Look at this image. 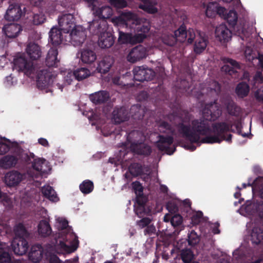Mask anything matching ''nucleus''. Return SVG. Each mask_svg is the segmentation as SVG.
Returning <instances> with one entry per match:
<instances>
[{"label": "nucleus", "instance_id": "393cba45", "mask_svg": "<svg viewBox=\"0 0 263 263\" xmlns=\"http://www.w3.org/2000/svg\"><path fill=\"white\" fill-rule=\"evenodd\" d=\"M109 98V93L105 90H101L91 94L89 99L96 104H100L107 102Z\"/></svg>", "mask_w": 263, "mask_h": 263}, {"label": "nucleus", "instance_id": "79ce46f5", "mask_svg": "<svg viewBox=\"0 0 263 263\" xmlns=\"http://www.w3.org/2000/svg\"><path fill=\"white\" fill-rule=\"evenodd\" d=\"M224 19L227 21L230 26L233 27L237 22V13L236 11L231 10L227 13V15L224 16Z\"/></svg>", "mask_w": 263, "mask_h": 263}, {"label": "nucleus", "instance_id": "49530a36", "mask_svg": "<svg viewBox=\"0 0 263 263\" xmlns=\"http://www.w3.org/2000/svg\"><path fill=\"white\" fill-rule=\"evenodd\" d=\"M211 103L205 105L202 111V117L201 118L206 120L209 122L213 121L212 120V108L211 107Z\"/></svg>", "mask_w": 263, "mask_h": 263}, {"label": "nucleus", "instance_id": "8fccbe9b", "mask_svg": "<svg viewBox=\"0 0 263 263\" xmlns=\"http://www.w3.org/2000/svg\"><path fill=\"white\" fill-rule=\"evenodd\" d=\"M132 34L119 32V40L123 44H132Z\"/></svg>", "mask_w": 263, "mask_h": 263}, {"label": "nucleus", "instance_id": "2eb2a0df", "mask_svg": "<svg viewBox=\"0 0 263 263\" xmlns=\"http://www.w3.org/2000/svg\"><path fill=\"white\" fill-rule=\"evenodd\" d=\"M23 12L18 4H10L7 10L5 18L9 21H17L22 16Z\"/></svg>", "mask_w": 263, "mask_h": 263}, {"label": "nucleus", "instance_id": "13d9d810", "mask_svg": "<svg viewBox=\"0 0 263 263\" xmlns=\"http://www.w3.org/2000/svg\"><path fill=\"white\" fill-rule=\"evenodd\" d=\"M146 37V35L144 33H137L135 35L132 34V44H136L142 42Z\"/></svg>", "mask_w": 263, "mask_h": 263}, {"label": "nucleus", "instance_id": "c85d7f7f", "mask_svg": "<svg viewBox=\"0 0 263 263\" xmlns=\"http://www.w3.org/2000/svg\"><path fill=\"white\" fill-rule=\"evenodd\" d=\"M128 171L130 174L134 177H137L145 174V172H148V170L144 165H142L139 163H133L129 167Z\"/></svg>", "mask_w": 263, "mask_h": 263}, {"label": "nucleus", "instance_id": "4be33fe9", "mask_svg": "<svg viewBox=\"0 0 263 263\" xmlns=\"http://www.w3.org/2000/svg\"><path fill=\"white\" fill-rule=\"evenodd\" d=\"M167 116V119L171 123H169L166 121H160L158 125V130L160 133L166 134V135L174 136L175 134V129L172 124H174L176 127V124L173 123L168 119V116Z\"/></svg>", "mask_w": 263, "mask_h": 263}, {"label": "nucleus", "instance_id": "0eeeda50", "mask_svg": "<svg viewBox=\"0 0 263 263\" xmlns=\"http://www.w3.org/2000/svg\"><path fill=\"white\" fill-rule=\"evenodd\" d=\"M158 137L159 139L156 142V145L158 149L168 155L173 154L176 150L175 147H170L174 142L173 136L159 135Z\"/></svg>", "mask_w": 263, "mask_h": 263}, {"label": "nucleus", "instance_id": "6ab92c4d", "mask_svg": "<svg viewBox=\"0 0 263 263\" xmlns=\"http://www.w3.org/2000/svg\"><path fill=\"white\" fill-rule=\"evenodd\" d=\"M46 252L44 251L41 245H34L31 247L30 251L29 253V259L33 262H39Z\"/></svg>", "mask_w": 263, "mask_h": 263}, {"label": "nucleus", "instance_id": "cd10ccee", "mask_svg": "<svg viewBox=\"0 0 263 263\" xmlns=\"http://www.w3.org/2000/svg\"><path fill=\"white\" fill-rule=\"evenodd\" d=\"M97 59L95 51L89 49H83L81 51V59L83 63L90 64Z\"/></svg>", "mask_w": 263, "mask_h": 263}, {"label": "nucleus", "instance_id": "e2e57ef3", "mask_svg": "<svg viewBox=\"0 0 263 263\" xmlns=\"http://www.w3.org/2000/svg\"><path fill=\"white\" fill-rule=\"evenodd\" d=\"M147 201V198L143 193L136 196V201L137 205H146Z\"/></svg>", "mask_w": 263, "mask_h": 263}, {"label": "nucleus", "instance_id": "680f3d73", "mask_svg": "<svg viewBox=\"0 0 263 263\" xmlns=\"http://www.w3.org/2000/svg\"><path fill=\"white\" fill-rule=\"evenodd\" d=\"M132 187L137 195L143 193V187L139 181H136L132 183Z\"/></svg>", "mask_w": 263, "mask_h": 263}, {"label": "nucleus", "instance_id": "338daca9", "mask_svg": "<svg viewBox=\"0 0 263 263\" xmlns=\"http://www.w3.org/2000/svg\"><path fill=\"white\" fill-rule=\"evenodd\" d=\"M196 38L195 33L193 29H189L187 30V41L189 44H192Z\"/></svg>", "mask_w": 263, "mask_h": 263}, {"label": "nucleus", "instance_id": "7ed1b4c3", "mask_svg": "<svg viewBox=\"0 0 263 263\" xmlns=\"http://www.w3.org/2000/svg\"><path fill=\"white\" fill-rule=\"evenodd\" d=\"M107 21L104 20H93L89 23V32L98 36V45L101 48H108L114 44L115 38L109 31Z\"/></svg>", "mask_w": 263, "mask_h": 263}, {"label": "nucleus", "instance_id": "a211bd4d", "mask_svg": "<svg viewBox=\"0 0 263 263\" xmlns=\"http://www.w3.org/2000/svg\"><path fill=\"white\" fill-rule=\"evenodd\" d=\"M112 119L116 124H120L128 120V110L125 107H115L112 113Z\"/></svg>", "mask_w": 263, "mask_h": 263}, {"label": "nucleus", "instance_id": "dca6fc26", "mask_svg": "<svg viewBox=\"0 0 263 263\" xmlns=\"http://www.w3.org/2000/svg\"><path fill=\"white\" fill-rule=\"evenodd\" d=\"M25 175L17 171L8 172L5 176V182L9 186H14L18 184Z\"/></svg>", "mask_w": 263, "mask_h": 263}, {"label": "nucleus", "instance_id": "a18cd8bd", "mask_svg": "<svg viewBox=\"0 0 263 263\" xmlns=\"http://www.w3.org/2000/svg\"><path fill=\"white\" fill-rule=\"evenodd\" d=\"M181 257L184 263H190L194 258V254L190 249L183 250L181 253Z\"/></svg>", "mask_w": 263, "mask_h": 263}, {"label": "nucleus", "instance_id": "20e7f679", "mask_svg": "<svg viewBox=\"0 0 263 263\" xmlns=\"http://www.w3.org/2000/svg\"><path fill=\"white\" fill-rule=\"evenodd\" d=\"M233 124L226 122H219L212 124L213 136H209L203 138L202 142L209 144L220 143L222 141H226L231 143L232 142V135L227 134L229 132L235 133V130L232 129Z\"/></svg>", "mask_w": 263, "mask_h": 263}, {"label": "nucleus", "instance_id": "f8f14e48", "mask_svg": "<svg viewBox=\"0 0 263 263\" xmlns=\"http://www.w3.org/2000/svg\"><path fill=\"white\" fill-rule=\"evenodd\" d=\"M73 15L70 13L63 15L59 18L60 29L64 33H69L75 27Z\"/></svg>", "mask_w": 263, "mask_h": 263}, {"label": "nucleus", "instance_id": "9b49d317", "mask_svg": "<svg viewBox=\"0 0 263 263\" xmlns=\"http://www.w3.org/2000/svg\"><path fill=\"white\" fill-rule=\"evenodd\" d=\"M146 55V48L143 46L139 45L130 50L127 56V59L129 62L134 63L145 58Z\"/></svg>", "mask_w": 263, "mask_h": 263}, {"label": "nucleus", "instance_id": "052dcab7", "mask_svg": "<svg viewBox=\"0 0 263 263\" xmlns=\"http://www.w3.org/2000/svg\"><path fill=\"white\" fill-rule=\"evenodd\" d=\"M45 256L46 258L48 259L49 263H61V260L57 255L46 251L45 254Z\"/></svg>", "mask_w": 263, "mask_h": 263}, {"label": "nucleus", "instance_id": "423d86ee", "mask_svg": "<svg viewBox=\"0 0 263 263\" xmlns=\"http://www.w3.org/2000/svg\"><path fill=\"white\" fill-rule=\"evenodd\" d=\"M13 64L16 69L23 71L26 74L36 73V65L34 66L33 63L28 61L24 54L16 56L13 60Z\"/></svg>", "mask_w": 263, "mask_h": 263}, {"label": "nucleus", "instance_id": "c03bdc74", "mask_svg": "<svg viewBox=\"0 0 263 263\" xmlns=\"http://www.w3.org/2000/svg\"><path fill=\"white\" fill-rule=\"evenodd\" d=\"M211 107L212 108V120L214 121L221 115L222 110L215 102L213 103H211Z\"/></svg>", "mask_w": 263, "mask_h": 263}, {"label": "nucleus", "instance_id": "a878e982", "mask_svg": "<svg viewBox=\"0 0 263 263\" xmlns=\"http://www.w3.org/2000/svg\"><path fill=\"white\" fill-rule=\"evenodd\" d=\"M18 162V159L16 156L7 155L0 159V167L8 169L14 167Z\"/></svg>", "mask_w": 263, "mask_h": 263}, {"label": "nucleus", "instance_id": "de8ad7c7", "mask_svg": "<svg viewBox=\"0 0 263 263\" xmlns=\"http://www.w3.org/2000/svg\"><path fill=\"white\" fill-rule=\"evenodd\" d=\"M46 20L45 14L43 12L33 14L32 23L34 25H39L43 24Z\"/></svg>", "mask_w": 263, "mask_h": 263}, {"label": "nucleus", "instance_id": "6e6552de", "mask_svg": "<svg viewBox=\"0 0 263 263\" xmlns=\"http://www.w3.org/2000/svg\"><path fill=\"white\" fill-rule=\"evenodd\" d=\"M134 78L135 81L139 82L148 81L153 80L155 76V72L152 69L143 66L136 67L133 69Z\"/></svg>", "mask_w": 263, "mask_h": 263}, {"label": "nucleus", "instance_id": "9d476101", "mask_svg": "<svg viewBox=\"0 0 263 263\" xmlns=\"http://www.w3.org/2000/svg\"><path fill=\"white\" fill-rule=\"evenodd\" d=\"M11 249L15 255H23L28 251L29 246L24 238H14L11 242Z\"/></svg>", "mask_w": 263, "mask_h": 263}, {"label": "nucleus", "instance_id": "7c9ffc66", "mask_svg": "<svg viewBox=\"0 0 263 263\" xmlns=\"http://www.w3.org/2000/svg\"><path fill=\"white\" fill-rule=\"evenodd\" d=\"M248 186H251L253 192H258L260 198L263 199V177H258L253 183H249Z\"/></svg>", "mask_w": 263, "mask_h": 263}, {"label": "nucleus", "instance_id": "e433bc0d", "mask_svg": "<svg viewBox=\"0 0 263 263\" xmlns=\"http://www.w3.org/2000/svg\"><path fill=\"white\" fill-rule=\"evenodd\" d=\"M173 34L177 41L183 42L187 38V30L184 24L181 25L179 28L175 30Z\"/></svg>", "mask_w": 263, "mask_h": 263}, {"label": "nucleus", "instance_id": "4d7b16f0", "mask_svg": "<svg viewBox=\"0 0 263 263\" xmlns=\"http://www.w3.org/2000/svg\"><path fill=\"white\" fill-rule=\"evenodd\" d=\"M11 255L9 252L4 251L3 249L0 252V263H10Z\"/></svg>", "mask_w": 263, "mask_h": 263}, {"label": "nucleus", "instance_id": "603ef678", "mask_svg": "<svg viewBox=\"0 0 263 263\" xmlns=\"http://www.w3.org/2000/svg\"><path fill=\"white\" fill-rule=\"evenodd\" d=\"M182 217L178 214H175L171 218V223L174 227H177L182 223Z\"/></svg>", "mask_w": 263, "mask_h": 263}, {"label": "nucleus", "instance_id": "f257e3e1", "mask_svg": "<svg viewBox=\"0 0 263 263\" xmlns=\"http://www.w3.org/2000/svg\"><path fill=\"white\" fill-rule=\"evenodd\" d=\"M168 119L173 123L176 124L178 133L191 142V143H202L201 136H210L213 133L210 122L202 118L194 119L191 122V125L185 124L189 123L191 115L187 111L179 112H173L168 116Z\"/></svg>", "mask_w": 263, "mask_h": 263}, {"label": "nucleus", "instance_id": "412c9836", "mask_svg": "<svg viewBox=\"0 0 263 263\" xmlns=\"http://www.w3.org/2000/svg\"><path fill=\"white\" fill-rule=\"evenodd\" d=\"M139 5V8L149 14H155L158 12L156 6L158 3L156 0H142Z\"/></svg>", "mask_w": 263, "mask_h": 263}, {"label": "nucleus", "instance_id": "f3484780", "mask_svg": "<svg viewBox=\"0 0 263 263\" xmlns=\"http://www.w3.org/2000/svg\"><path fill=\"white\" fill-rule=\"evenodd\" d=\"M215 35L221 42H227L232 37V32L225 24L222 23L216 27Z\"/></svg>", "mask_w": 263, "mask_h": 263}, {"label": "nucleus", "instance_id": "ea45409f", "mask_svg": "<svg viewBox=\"0 0 263 263\" xmlns=\"http://www.w3.org/2000/svg\"><path fill=\"white\" fill-rule=\"evenodd\" d=\"M90 74L89 70L86 68H80L76 70L73 75L78 81H81L88 77Z\"/></svg>", "mask_w": 263, "mask_h": 263}, {"label": "nucleus", "instance_id": "c756f323", "mask_svg": "<svg viewBox=\"0 0 263 263\" xmlns=\"http://www.w3.org/2000/svg\"><path fill=\"white\" fill-rule=\"evenodd\" d=\"M52 230L49 222L46 220H42L38 224V232L43 237H46L50 235Z\"/></svg>", "mask_w": 263, "mask_h": 263}, {"label": "nucleus", "instance_id": "39448f33", "mask_svg": "<svg viewBox=\"0 0 263 263\" xmlns=\"http://www.w3.org/2000/svg\"><path fill=\"white\" fill-rule=\"evenodd\" d=\"M18 159L24 166L31 167L38 172L42 171V164L45 161L44 159L35 158L34 154L30 152L21 153Z\"/></svg>", "mask_w": 263, "mask_h": 263}, {"label": "nucleus", "instance_id": "58836bf2", "mask_svg": "<svg viewBox=\"0 0 263 263\" xmlns=\"http://www.w3.org/2000/svg\"><path fill=\"white\" fill-rule=\"evenodd\" d=\"M93 183L89 180L83 181L79 186L80 190L84 194H88L91 193L93 190Z\"/></svg>", "mask_w": 263, "mask_h": 263}, {"label": "nucleus", "instance_id": "2f4dec72", "mask_svg": "<svg viewBox=\"0 0 263 263\" xmlns=\"http://www.w3.org/2000/svg\"><path fill=\"white\" fill-rule=\"evenodd\" d=\"M42 193L44 196L53 202H57L59 200V198L57 195L52 188L50 185L44 186L42 188Z\"/></svg>", "mask_w": 263, "mask_h": 263}, {"label": "nucleus", "instance_id": "37998d69", "mask_svg": "<svg viewBox=\"0 0 263 263\" xmlns=\"http://www.w3.org/2000/svg\"><path fill=\"white\" fill-rule=\"evenodd\" d=\"M130 113L134 119L141 120L144 117L143 111L140 108V106L139 105L132 106L130 108Z\"/></svg>", "mask_w": 263, "mask_h": 263}, {"label": "nucleus", "instance_id": "bf43d9fd", "mask_svg": "<svg viewBox=\"0 0 263 263\" xmlns=\"http://www.w3.org/2000/svg\"><path fill=\"white\" fill-rule=\"evenodd\" d=\"M203 216V213L201 211H198L194 213L191 217L192 223L193 224H198Z\"/></svg>", "mask_w": 263, "mask_h": 263}, {"label": "nucleus", "instance_id": "b1692460", "mask_svg": "<svg viewBox=\"0 0 263 263\" xmlns=\"http://www.w3.org/2000/svg\"><path fill=\"white\" fill-rule=\"evenodd\" d=\"M62 30L57 27H52L49 31V39L51 44L56 47L60 45L63 40Z\"/></svg>", "mask_w": 263, "mask_h": 263}, {"label": "nucleus", "instance_id": "f03ea898", "mask_svg": "<svg viewBox=\"0 0 263 263\" xmlns=\"http://www.w3.org/2000/svg\"><path fill=\"white\" fill-rule=\"evenodd\" d=\"M58 54L57 48H51L47 53L45 65H36V85L39 89H45L52 85L53 76L50 71V68L58 66L60 60L58 59Z\"/></svg>", "mask_w": 263, "mask_h": 263}, {"label": "nucleus", "instance_id": "ddd939ff", "mask_svg": "<svg viewBox=\"0 0 263 263\" xmlns=\"http://www.w3.org/2000/svg\"><path fill=\"white\" fill-rule=\"evenodd\" d=\"M69 37L71 44L74 46H78L84 43L86 38V34L84 30L75 28L71 31Z\"/></svg>", "mask_w": 263, "mask_h": 263}, {"label": "nucleus", "instance_id": "c9c22d12", "mask_svg": "<svg viewBox=\"0 0 263 263\" xmlns=\"http://www.w3.org/2000/svg\"><path fill=\"white\" fill-rule=\"evenodd\" d=\"M228 114L232 116L238 117L241 114V108L233 101H229L227 104Z\"/></svg>", "mask_w": 263, "mask_h": 263}, {"label": "nucleus", "instance_id": "864d4df0", "mask_svg": "<svg viewBox=\"0 0 263 263\" xmlns=\"http://www.w3.org/2000/svg\"><path fill=\"white\" fill-rule=\"evenodd\" d=\"M166 209L170 213L176 214L179 211L177 203L174 201H170L166 203Z\"/></svg>", "mask_w": 263, "mask_h": 263}, {"label": "nucleus", "instance_id": "1a4fd4ad", "mask_svg": "<svg viewBox=\"0 0 263 263\" xmlns=\"http://www.w3.org/2000/svg\"><path fill=\"white\" fill-rule=\"evenodd\" d=\"M136 133H137V132L133 131L129 133L127 136V140L132 143L131 146L133 151L137 154L140 155L145 156L150 155L152 150L149 145L143 143H135L131 140V138L135 135Z\"/></svg>", "mask_w": 263, "mask_h": 263}, {"label": "nucleus", "instance_id": "aec40b11", "mask_svg": "<svg viewBox=\"0 0 263 263\" xmlns=\"http://www.w3.org/2000/svg\"><path fill=\"white\" fill-rule=\"evenodd\" d=\"M3 30L9 38H15L22 30V26L16 23H10L4 25Z\"/></svg>", "mask_w": 263, "mask_h": 263}, {"label": "nucleus", "instance_id": "774afa93", "mask_svg": "<svg viewBox=\"0 0 263 263\" xmlns=\"http://www.w3.org/2000/svg\"><path fill=\"white\" fill-rule=\"evenodd\" d=\"M156 231V228L154 225H148L144 230V235H152L155 234Z\"/></svg>", "mask_w": 263, "mask_h": 263}, {"label": "nucleus", "instance_id": "4468645a", "mask_svg": "<svg viewBox=\"0 0 263 263\" xmlns=\"http://www.w3.org/2000/svg\"><path fill=\"white\" fill-rule=\"evenodd\" d=\"M222 61L224 64L221 70L226 73L232 76L237 72V70L240 69V64L235 60L229 58H224Z\"/></svg>", "mask_w": 263, "mask_h": 263}, {"label": "nucleus", "instance_id": "09e8293b", "mask_svg": "<svg viewBox=\"0 0 263 263\" xmlns=\"http://www.w3.org/2000/svg\"><path fill=\"white\" fill-rule=\"evenodd\" d=\"M177 41V40L173 33L165 34L162 37V42L163 43L170 46H174L176 44Z\"/></svg>", "mask_w": 263, "mask_h": 263}, {"label": "nucleus", "instance_id": "a19ab883", "mask_svg": "<svg viewBox=\"0 0 263 263\" xmlns=\"http://www.w3.org/2000/svg\"><path fill=\"white\" fill-rule=\"evenodd\" d=\"M135 212L136 214L139 217H142L144 215H149L151 213V210L149 207L146 205H137L135 206Z\"/></svg>", "mask_w": 263, "mask_h": 263}, {"label": "nucleus", "instance_id": "5701e85b", "mask_svg": "<svg viewBox=\"0 0 263 263\" xmlns=\"http://www.w3.org/2000/svg\"><path fill=\"white\" fill-rule=\"evenodd\" d=\"M250 239L252 244L259 245L263 242V228L254 227L250 233Z\"/></svg>", "mask_w": 263, "mask_h": 263}, {"label": "nucleus", "instance_id": "72a5a7b5", "mask_svg": "<svg viewBox=\"0 0 263 263\" xmlns=\"http://www.w3.org/2000/svg\"><path fill=\"white\" fill-rule=\"evenodd\" d=\"M208 41L204 37L198 36L196 39L194 44V51L197 54L202 52L207 46Z\"/></svg>", "mask_w": 263, "mask_h": 263}, {"label": "nucleus", "instance_id": "0e129e2a", "mask_svg": "<svg viewBox=\"0 0 263 263\" xmlns=\"http://www.w3.org/2000/svg\"><path fill=\"white\" fill-rule=\"evenodd\" d=\"M210 89L212 91H214L216 95H218L221 91V86L217 81H213L211 84Z\"/></svg>", "mask_w": 263, "mask_h": 263}, {"label": "nucleus", "instance_id": "bb28decb", "mask_svg": "<svg viewBox=\"0 0 263 263\" xmlns=\"http://www.w3.org/2000/svg\"><path fill=\"white\" fill-rule=\"evenodd\" d=\"M26 52L32 60H36L41 57L42 51L39 45L30 43L26 48Z\"/></svg>", "mask_w": 263, "mask_h": 263}, {"label": "nucleus", "instance_id": "6e6d98bb", "mask_svg": "<svg viewBox=\"0 0 263 263\" xmlns=\"http://www.w3.org/2000/svg\"><path fill=\"white\" fill-rule=\"evenodd\" d=\"M199 241V238L194 231H192L188 235V243L191 246L196 245Z\"/></svg>", "mask_w": 263, "mask_h": 263}, {"label": "nucleus", "instance_id": "3c124183", "mask_svg": "<svg viewBox=\"0 0 263 263\" xmlns=\"http://www.w3.org/2000/svg\"><path fill=\"white\" fill-rule=\"evenodd\" d=\"M110 4L117 9H122L127 6V2L125 0H109Z\"/></svg>", "mask_w": 263, "mask_h": 263}, {"label": "nucleus", "instance_id": "69168bd1", "mask_svg": "<svg viewBox=\"0 0 263 263\" xmlns=\"http://www.w3.org/2000/svg\"><path fill=\"white\" fill-rule=\"evenodd\" d=\"M151 222V219L149 218L145 217L143 218L140 220L137 221V224L140 228H143L148 226Z\"/></svg>", "mask_w": 263, "mask_h": 263}, {"label": "nucleus", "instance_id": "473e14b6", "mask_svg": "<svg viewBox=\"0 0 263 263\" xmlns=\"http://www.w3.org/2000/svg\"><path fill=\"white\" fill-rule=\"evenodd\" d=\"M14 232L15 238H24L26 239L29 236V233L22 223H19L15 226Z\"/></svg>", "mask_w": 263, "mask_h": 263}, {"label": "nucleus", "instance_id": "4c0bfd02", "mask_svg": "<svg viewBox=\"0 0 263 263\" xmlns=\"http://www.w3.org/2000/svg\"><path fill=\"white\" fill-rule=\"evenodd\" d=\"M249 90V86L247 83L241 82L236 87V93L239 97L243 98L248 96Z\"/></svg>", "mask_w": 263, "mask_h": 263}, {"label": "nucleus", "instance_id": "5fc2aeb1", "mask_svg": "<svg viewBox=\"0 0 263 263\" xmlns=\"http://www.w3.org/2000/svg\"><path fill=\"white\" fill-rule=\"evenodd\" d=\"M111 9L108 6L102 7L99 11V15L100 17L105 18L110 15Z\"/></svg>", "mask_w": 263, "mask_h": 263}, {"label": "nucleus", "instance_id": "f704fd0d", "mask_svg": "<svg viewBox=\"0 0 263 263\" xmlns=\"http://www.w3.org/2000/svg\"><path fill=\"white\" fill-rule=\"evenodd\" d=\"M112 62L108 58L103 59L98 64L97 70L98 72L105 74L108 72L111 66Z\"/></svg>", "mask_w": 263, "mask_h": 263}]
</instances>
